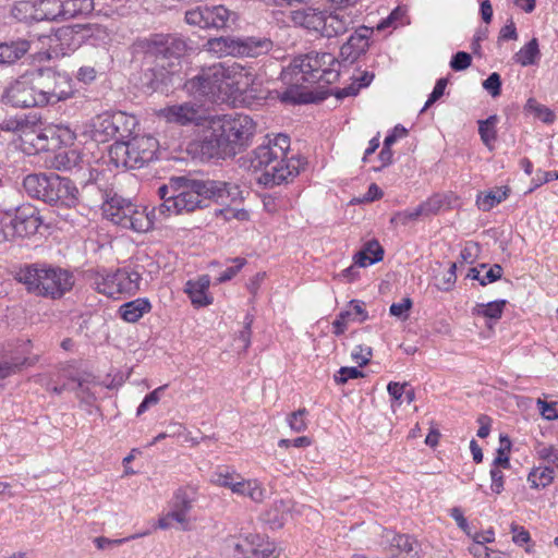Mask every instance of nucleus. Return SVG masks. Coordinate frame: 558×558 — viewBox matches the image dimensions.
<instances>
[{
    "mask_svg": "<svg viewBox=\"0 0 558 558\" xmlns=\"http://www.w3.org/2000/svg\"><path fill=\"white\" fill-rule=\"evenodd\" d=\"M136 125L134 116L122 111L104 112L94 117L88 124L90 138L97 143L129 137Z\"/></svg>",
    "mask_w": 558,
    "mask_h": 558,
    "instance_id": "9",
    "label": "nucleus"
},
{
    "mask_svg": "<svg viewBox=\"0 0 558 558\" xmlns=\"http://www.w3.org/2000/svg\"><path fill=\"white\" fill-rule=\"evenodd\" d=\"M501 276L502 267L499 264H494L484 276L481 274V270L477 267L470 268L466 278L477 280L480 284L484 287L488 283L499 280Z\"/></svg>",
    "mask_w": 558,
    "mask_h": 558,
    "instance_id": "41",
    "label": "nucleus"
},
{
    "mask_svg": "<svg viewBox=\"0 0 558 558\" xmlns=\"http://www.w3.org/2000/svg\"><path fill=\"white\" fill-rule=\"evenodd\" d=\"M228 542L241 558H270L275 550V546L258 534L247 535L243 543L235 542L234 537Z\"/></svg>",
    "mask_w": 558,
    "mask_h": 558,
    "instance_id": "21",
    "label": "nucleus"
},
{
    "mask_svg": "<svg viewBox=\"0 0 558 558\" xmlns=\"http://www.w3.org/2000/svg\"><path fill=\"white\" fill-rule=\"evenodd\" d=\"M29 48L31 44L26 39L1 43L0 66L15 63L28 52Z\"/></svg>",
    "mask_w": 558,
    "mask_h": 558,
    "instance_id": "28",
    "label": "nucleus"
},
{
    "mask_svg": "<svg viewBox=\"0 0 558 558\" xmlns=\"http://www.w3.org/2000/svg\"><path fill=\"white\" fill-rule=\"evenodd\" d=\"M351 356L360 366H365L372 357V349L369 347L357 345L352 351Z\"/></svg>",
    "mask_w": 558,
    "mask_h": 558,
    "instance_id": "64",
    "label": "nucleus"
},
{
    "mask_svg": "<svg viewBox=\"0 0 558 558\" xmlns=\"http://www.w3.org/2000/svg\"><path fill=\"white\" fill-rule=\"evenodd\" d=\"M381 546L384 556L377 558H421V544L409 534L393 533Z\"/></svg>",
    "mask_w": 558,
    "mask_h": 558,
    "instance_id": "20",
    "label": "nucleus"
},
{
    "mask_svg": "<svg viewBox=\"0 0 558 558\" xmlns=\"http://www.w3.org/2000/svg\"><path fill=\"white\" fill-rule=\"evenodd\" d=\"M84 192H97L104 217L121 228L135 232H147L154 226L145 208H140L131 201L123 198L112 190L102 191L95 184H87Z\"/></svg>",
    "mask_w": 558,
    "mask_h": 558,
    "instance_id": "6",
    "label": "nucleus"
},
{
    "mask_svg": "<svg viewBox=\"0 0 558 558\" xmlns=\"http://www.w3.org/2000/svg\"><path fill=\"white\" fill-rule=\"evenodd\" d=\"M141 280L138 270L124 267L116 270H99L94 284L99 293L117 299L120 294L133 295L140 291Z\"/></svg>",
    "mask_w": 558,
    "mask_h": 558,
    "instance_id": "11",
    "label": "nucleus"
},
{
    "mask_svg": "<svg viewBox=\"0 0 558 558\" xmlns=\"http://www.w3.org/2000/svg\"><path fill=\"white\" fill-rule=\"evenodd\" d=\"M275 47L274 40L265 35L238 36L236 58H259Z\"/></svg>",
    "mask_w": 558,
    "mask_h": 558,
    "instance_id": "23",
    "label": "nucleus"
},
{
    "mask_svg": "<svg viewBox=\"0 0 558 558\" xmlns=\"http://www.w3.org/2000/svg\"><path fill=\"white\" fill-rule=\"evenodd\" d=\"M525 108L533 112L539 120H542L544 123L551 124L556 116L551 109H549L546 106H543L538 104L535 99L530 98L526 102Z\"/></svg>",
    "mask_w": 558,
    "mask_h": 558,
    "instance_id": "46",
    "label": "nucleus"
},
{
    "mask_svg": "<svg viewBox=\"0 0 558 558\" xmlns=\"http://www.w3.org/2000/svg\"><path fill=\"white\" fill-rule=\"evenodd\" d=\"M489 474H490V478H492L490 489L494 494L499 495L505 489L504 473L499 468L492 466Z\"/></svg>",
    "mask_w": 558,
    "mask_h": 558,
    "instance_id": "63",
    "label": "nucleus"
},
{
    "mask_svg": "<svg viewBox=\"0 0 558 558\" xmlns=\"http://www.w3.org/2000/svg\"><path fill=\"white\" fill-rule=\"evenodd\" d=\"M420 217H422V216H421V213L418 210V207H415L413 209H405V210L396 213L390 218V223L393 225V226H399V225L405 226L410 221L417 220Z\"/></svg>",
    "mask_w": 558,
    "mask_h": 558,
    "instance_id": "50",
    "label": "nucleus"
},
{
    "mask_svg": "<svg viewBox=\"0 0 558 558\" xmlns=\"http://www.w3.org/2000/svg\"><path fill=\"white\" fill-rule=\"evenodd\" d=\"M539 59L541 51L537 38H532L513 56V61L522 66L537 64Z\"/></svg>",
    "mask_w": 558,
    "mask_h": 558,
    "instance_id": "35",
    "label": "nucleus"
},
{
    "mask_svg": "<svg viewBox=\"0 0 558 558\" xmlns=\"http://www.w3.org/2000/svg\"><path fill=\"white\" fill-rule=\"evenodd\" d=\"M507 300H496L488 303H477L472 308V314L497 323L504 314Z\"/></svg>",
    "mask_w": 558,
    "mask_h": 558,
    "instance_id": "33",
    "label": "nucleus"
},
{
    "mask_svg": "<svg viewBox=\"0 0 558 558\" xmlns=\"http://www.w3.org/2000/svg\"><path fill=\"white\" fill-rule=\"evenodd\" d=\"M215 216L217 218H222L225 221H230L232 219H236L239 221H246L250 218V214L245 209H234L231 207H226L221 209L215 210Z\"/></svg>",
    "mask_w": 558,
    "mask_h": 558,
    "instance_id": "49",
    "label": "nucleus"
},
{
    "mask_svg": "<svg viewBox=\"0 0 558 558\" xmlns=\"http://www.w3.org/2000/svg\"><path fill=\"white\" fill-rule=\"evenodd\" d=\"M340 76V61L329 52L311 51L292 59L282 71V80L289 87L280 94L286 104H305L307 95L301 88L314 84L322 86L336 83Z\"/></svg>",
    "mask_w": 558,
    "mask_h": 558,
    "instance_id": "1",
    "label": "nucleus"
},
{
    "mask_svg": "<svg viewBox=\"0 0 558 558\" xmlns=\"http://www.w3.org/2000/svg\"><path fill=\"white\" fill-rule=\"evenodd\" d=\"M537 456L539 459L553 464L558 469V447L556 446H541L537 448Z\"/></svg>",
    "mask_w": 558,
    "mask_h": 558,
    "instance_id": "58",
    "label": "nucleus"
},
{
    "mask_svg": "<svg viewBox=\"0 0 558 558\" xmlns=\"http://www.w3.org/2000/svg\"><path fill=\"white\" fill-rule=\"evenodd\" d=\"M444 205V201L439 195H434L421 203L417 207L422 217H428L437 214Z\"/></svg>",
    "mask_w": 558,
    "mask_h": 558,
    "instance_id": "48",
    "label": "nucleus"
},
{
    "mask_svg": "<svg viewBox=\"0 0 558 558\" xmlns=\"http://www.w3.org/2000/svg\"><path fill=\"white\" fill-rule=\"evenodd\" d=\"M498 121L499 118L496 114L489 116L487 119L478 121L480 137L483 144L490 150L494 148L493 144L497 140L496 125Z\"/></svg>",
    "mask_w": 558,
    "mask_h": 558,
    "instance_id": "38",
    "label": "nucleus"
},
{
    "mask_svg": "<svg viewBox=\"0 0 558 558\" xmlns=\"http://www.w3.org/2000/svg\"><path fill=\"white\" fill-rule=\"evenodd\" d=\"M25 193L50 206L74 207L78 202V189L65 177L50 172L29 173L23 178Z\"/></svg>",
    "mask_w": 558,
    "mask_h": 558,
    "instance_id": "5",
    "label": "nucleus"
},
{
    "mask_svg": "<svg viewBox=\"0 0 558 558\" xmlns=\"http://www.w3.org/2000/svg\"><path fill=\"white\" fill-rule=\"evenodd\" d=\"M187 49L186 41L178 34H151L148 37L137 38L132 45V53L142 57L145 63H155V66L145 73L151 89L157 90L167 85L172 60H179Z\"/></svg>",
    "mask_w": 558,
    "mask_h": 558,
    "instance_id": "2",
    "label": "nucleus"
},
{
    "mask_svg": "<svg viewBox=\"0 0 558 558\" xmlns=\"http://www.w3.org/2000/svg\"><path fill=\"white\" fill-rule=\"evenodd\" d=\"M44 96H40L37 83L26 80H17L7 87L2 94V100L15 108H33L44 106Z\"/></svg>",
    "mask_w": 558,
    "mask_h": 558,
    "instance_id": "18",
    "label": "nucleus"
},
{
    "mask_svg": "<svg viewBox=\"0 0 558 558\" xmlns=\"http://www.w3.org/2000/svg\"><path fill=\"white\" fill-rule=\"evenodd\" d=\"M241 198L242 191L235 183L182 175L171 214L183 215L204 209L209 206L210 201L226 203Z\"/></svg>",
    "mask_w": 558,
    "mask_h": 558,
    "instance_id": "3",
    "label": "nucleus"
},
{
    "mask_svg": "<svg viewBox=\"0 0 558 558\" xmlns=\"http://www.w3.org/2000/svg\"><path fill=\"white\" fill-rule=\"evenodd\" d=\"M208 51L222 56H232L236 58L238 36H221L211 38L207 41Z\"/></svg>",
    "mask_w": 558,
    "mask_h": 558,
    "instance_id": "34",
    "label": "nucleus"
},
{
    "mask_svg": "<svg viewBox=\"0 0 558 558\" xmlns=\"http://www.w3.org/2000/svg\"><path fill=\"white\" fill-rule=\"evenodd\" d=\"M197 148L202 157L206 159L234 157V149L230 144H227L223 136H220V131H217L214 119L210 121V131L201 138Z\"/></svg>",
    "mask_w": 558,
    "mask_h": 558,
    "instance_id": "19",
    "label": "nucleus"
},
{
    "mask_svg": "<svg viewBox=\"0 0 558 558\" xmlns=\"http://www.w3.org/2000/svg\"><path fill=\"white\" fill-rule=\"evenodd\" d=\"M182 175L171 177L168 183H165L158 187L157 194L162 201L159 206L161 214L171 215L172 203L174 202L175 194L180 187Z\"/></svg>",
    "mask_w": 558,
    "mask_h": 558,
    "instance_id": "31",
    "label": "nucleus"
},
{
    "mask_svg": "<svg viewBox=\"0 0 558 558\" xmlns=\"http://www.w3.org/2000/svg\"><path fill=\"white\" fill-rule=\"evenodd\" d=\"M65 8V19L88 14L94 10V0H62Z\"/></svg>",
    "mask_w": 558,
    "mask_h": 558,
    "instance_id": "44",
    "label": "nucleus"
},
{
    "mask_svg": "<svg viewBox=\"0 0 558 558\" xmlns=\"http://www.w3.org/2000/svg\"><path fill=\"white\" fill-rule=\"evenodd\" d=\"M158 146V141L150 135L116 141L109 147V163L117 169H141L156 158Z\"/></svg>",
    "mask_w": 558,
    "mask_h": 558,
    "instance_id": "8",
    "label": "nucleus"
},
{
    "mask_svg": "<svg viewBox=\"0 0 558 558\" xmlns=\"http://www.w3.org/2000/svg\"><path fill=\"white\" fill-rule=\"evenodd\" d=\"M238 474L234 470L227 466L217 468L210 475L211 484L232 489L233 485L238 481Z\"/></svg>",
    "mask_w": 558,
    "mask_h": 558,
    "instance_id": "42",
    "label": "nucleus"
},
{
    "mask_svg": "<svg viewBox=\"0 0 558 558\" xmlns=\"http://www.w3.org/2000/svg\"><path fill=\"white\" fill-rule=\"evenodd\" d=\"M472 63V57L470 53L465 51H458L454 53L450 60V68L453 71H464Z\"/></svg>",
    "mask_w": 558,
    "mask_h": 558,
    "instance_id": "57",
    "label": "nucleus"
},
{
    "mask_svg": "<svg viewBox=\"0 0 558 558\" xmlns=\"http://www.w3.org/2000/svg\"><path fill=\"white\" fill-rule=\"evenodd\" d=\"M326 11L327 10L305 8L294 11L292 20L296 25L316 32L323 36L324 25H326Z\"/></svg>",
    "mask_w": 558,
    "mask_h": 558,
    "instance_id": "26",
    "label": "nucleus"
},
{
    "mask_svg": "<svg viewBox=\"0 0 558 558\" xmlns=\"http://www.w3.org/2000/svg\"><path fill=\"white\" fill-rule=\"evenodd\" d=\"M483 87L493 96L497 97L501 93V78L497 72H493L483 82Z\"/></svg>",
    "mask_w": 558,
    "mask_h": 558,
    "instance_id": "61",
    "label": "nucleus"
},
{
    "mask_svg": "<svg viewBox=\"0 0 558 558\" xmlns=\"http://www.w3.org/2000/svg\"><path fill=\"white\" fill-rule=\"evenodd\" d=\"M33 364L34 361L26 356H4L3 359L0 360V380L5 379L21 372L25 365Z\"/></svg>",
    "mask_w": 558,
    "mask_h": 558,
    "instance_id": "37",
    "label": "nucleus"
},
{
    "mask_svg": "<svg viewBox=\"0 0 558 558\" xmlns=\"http://www.w3.org/2000/svg\"><path fill=\"white\" fill-rule=\"evenodd\" d=\"M508 187H497L487 192L481 193L476 197V205L483 211H489L496 205L500 204L508 197Z\"/></svg>",
    "mask_w": 558,
    "mask_h": 558,
    "instance_id": "36",
    "label": "nucleus"
},
{
    "mask_svg": "<svg viewBox=\"0 0 558 558\" xmlns=\"http://www.w3.org/2000/svg\"><path fill=\"white\" fill-rule=\"evenodd\" d=\"M193 499L189 496L187 492L184 489H178L172 506L181 509L183 511L189 512L192 508Z\"/></svg>",
    "mask_w": 558,
    "mask_h": 558,
    "instance_id": "62",
    "label": "nucleus"
},
{
    "mask_svg": "<svg viewBox=\"0 0 558 558\" xmlns=\"http://www.w3.org/2000/svg\"><path fill=\"white\" fill-rule=\"evenodd\" d=\"M58 37L61 40H71L76 48L82 44L94 47L106 45L110 41V33L99 24H75L59 31Z\"/></svg>",
    "mask_w": 558,
    "mask_h": 558,
    "instance_id": "17",
    "label": "nucleus"
},
{
    "mask_svg": "<svg viewBox=\"0 0 558 558\" xmlns=\"http://www.w3.org/2000/svg\"><path fill=\"white\" fill-rule=\"evenodd\" d=\"M165 386L158 387L151 392L147 393L136 410V415L140 416L145 413L150 407L156 405L160 400V392Z\"/></svg>",
    "mask_w": 558,
    "mask_h": 558,
    "instance_id": "55",
    "label": "nucleus"
},
{
    "mask_svg": "<svg viewBox=\"0 0 558 558\" xmlns=\"http://www.w3.org/2000/svg\"><path fill=\"white\" fill-rule=\"evenodd\" d=\"M227 144L234 149V156L244 149L255 133V123L246 114H222L213 118Z\"/></svg>",
    "mask_w": 558,
    "mask_h": 558,
    "instance_id": "12",
    "label": "nucleus"
},
{
    "mask_svg": "<svg viewBox=\"0 0 558 558\" xmlns=\"http://www.w3.org/2000/svg\"><path fill=\"white\" fill-rule=\"evenodd\" d=\"M19 21L28 17L36 21H64L65 8L62 0H36L34 3L21 2L13 9Z\"/></svg>",
    "mask_w": 558,
    "mask_h": 558,
    "instance_id": "14",
    "label": "nucleus"
},
{
    "mask_svg": "<svg viewBox=\"0 0 558 558\" xmlns=\"http://www.w3.org/2000/svg\"><path fill=\"white\" fill-rule=\"evenodd\" d=\"M413 302L410 298H403L401 302L392 303L389 308V313L391 316L398 317L400 319L408 318V312L411 310Z\"/></svg>",
    "mask_w": 558,
    "mask_h": 558,
    "instance_id": "56",
    "label": "nucleus"
},
{
    "mask_svg": "<svg viewBox=\"0 0 558 558\" xmlns=\"http://www.w3.org/2000/svg\"><path fill=\"white\" fill-rule=\"evenodd\" d=\"M280 158L277 149H275L270 144H262L257 146L250 156V168L253 171H260L266 166H269L274 161Z\"/></svg>",
    "mask_w": 558,
    "mask_h": 558,
    "instance_id": "30",
    "label": "nucleus"
},
{
    "mask_svg": "<svg viewBox=\"0 0 558 558\" xmlns=\"http://www.w3.org/2000/svg\"><path fill=\"white\" fill-rule=\"evenodd\" d=\"M363 376V372L357 367L343 366L337 372V374L333 376V379L338 385H344L349 379H355Z\"/></svg>",
    "mask_w": 558,
    "mask_h": 558,
    "instance_id": "54",
    "label": "nucleus"
},
{
    "mask_svg": "<svg viewBox=\"0 0 558 558\" xmlns=\"http://www.w3.org/2000/svg\"><path fill=\"white\" fill-rule=\"evenodd\" d=\"M163 112L169 122H174L181 125H198L203 120L199 107L191 102L170 106L166 108Z\"/></svg>",
    "mask_w": 558,
    "mask_h": 558,
    "instance_id": "25",
    "label": "nucleus"
},
{
    "mask_svg": "<svg viewBox=\"0 0 558 558\" xmlns=\"http://www.w3.org/2000/svg\"><path fill=\"white\" fill-rule=\"evenodd\" d=\"M404 16H405V11L400 7H397L395 10H392L390 12V14L386 19L381 20L377 24L376 28L378 31H383L389 26L397 27L398 24H403L402 20Z\"/></svg>",
    "mask_w": 558,
    "mask_h": 558,
    "instance_id": "51",
    "label": "nucleus"
},
{
    "mask_svg": "<svg viewBox=\"0 0 558 558\" xmlns=\"http://www.w3.org/2000/svg\"><path fill=\"white\" fill-rule=\"evenodd\" d=\"M305 165L306 162L302 158H278L259 171L257 182L265 187L287 183L290 179L295 178Z\"/></svg>",
    "mask_w": 558,
    "mask_h": 558,
    "instance_id": "15",
    "label": "nucleus"
},
{
    "mask_svg": "<svg viewBox=\"0 0 558 558\" xmlns=\"http://www.w3.org/2000/svg\"><path fill=\"white\" fill-rule=\"evenodd\" d=\"M384 257V248L377 240L368 241L364 247L354 256L359 267H366L378 263Z\"/></svg>",
    "mask_w": 558,
    "mask_h": 558,
    "instance_id": "32",
    "label": "nucleus"
},
{
    "mask_svg": "<svg viewBox=\"0 0 558 558\" xmlns=\"http://www.w3.org/2000/svg\"><path fill=\"white\" fill-rule=\"evenodd\" d=\"M235 13L223 5H204L185 12V22L203 29H221L229 27V21Z\"/></svg>",
    "mask_w": 558,
    "mask_h": 558,
    "instance_id": "16",
    "label": "nucleus"
},
{
    "mask_svg": "<svg viewBox=\"0 0 558 558\" xmlns=\"http://www.w3.org/2000/svg\"><path fill=\"white\" fill-rule=\"evenodd\" d=\"M306 415L307 411L304 408L288 415L287 422L290 428L295 433L304 432L307 428Z\"/></svg>",
    "mask_w": 558,
    "mask_h": 558,
    "instance_id": "47",
    "label": "nucleus"
},
{
    "mask_svg": "<svg viewBox=\"0 0 558 558\" xmlns=\"http://www.w3.org/2000/svg\"><path fill=\"white\" fill-rule=\"evenodd\" d=\"M238 69L235 64L228 65L223 62L204 66L184 83V88L191 95L207 97L210 100L228 96L236 84Z\"/></svg>",
    "mask_w": 558,
    "mask_h": 558,
    "instance_id": "7",
    "label": "nucleus"
},
{
    "mask_svg": "<svg viewBox=\"0 0 558 558\" xmlns=\"http://www.w3.org/2000/svg\"><path fill=\"white\" fill-rule=\"evenodd\" d=\"M326 25H324L323 37L332 38L345 34L354 26L355 20L347 9L336 8L333 11H326Z\"/></svg>",
    "mask_w": 558,
    "mask_h": 558,
    "instance_id": "24",
    "label": "nucleus"
},
{
    "mask_svg": "<svg viewBox=\"0 0 558 558\" xmlns=\"http://www.w3.org/2000/svg\"><path fill=\"white\" fill-rule=\"evenodd\" d=\"M15 279L25 286L28 293L51 300L61 299L75 282L70 270L47 263L22 266L16 271Z\"/></svg>",
    "mask_w": 558,
    "mask_h": 558,
    "instance_id": "4",
    "label": "nucleus"
},
{
    "mask_svg": "<svg viewBox=\"0 0 558 558\" xmlns=\"http://www.w3.org/2000/svg\"><path fill=\"white\" fill-rule=\"evenodd\" d=\"M374 32L373 27L360 26L340 48V58L343 62L352 64L360 56L366 52L369 47V38Z\"/></svg>",
    "mask_w": 558,
    "mask_h": 558,
    "instance_id": "22",
    "label": "nucleus"
},
{
    "mask_svg": "<svg viewBox=\"0 0 558 558\" xmlns=\"http://www.w3.org/2000/svg\"><path fill=\"white\" fill-rule=\"evenodd\" d=\"M267 144H270L275 149H277L280 158H286L290 148V137L287 134L279 133L274 140H269Z\"/></svg>",
    "mask_w": 558,
    "mask_h": 558,
    "instance_id": "60",
    "label": "nucleus"
},
{
    "mask_svg": "<svg viewBox=\"0 0 558 558\" xmlns=\"http://www.w3.org/2000/svg\"><path fill=\"white\" fill-rule=\"evenodd\" d=\"M59 379L72 383L74 386H82V381H93L94 377L87 372H80L73 364L62 366L57 373Z\"/></svg>",
    "mask_w": 558,
    "mask_h": 558,
    "instance_id": "40",
    "label": "nucleus"
},
{
    "mask_svg": "<svg viewBox=\"0 0 558 558\" xmlns=\"http://www.w3.org/2000/svg\"><path fill=\"white\" fill-rule=\"evenodd\" d=\"M31 124L25 116L8 117L0 122V130L3 132L25 133L31 128Z\"/></svg>",
    "mask_w": 558,
    "mask_h": 558,
    "instance_id": "45",
    "label": "nucleus"
},
{
    "mask_svg": "<svg viewBox=\"0 0 558 558\" xmlns=\"http://www.w3.org/2000/svg\"><path fill=\"white\" fill-rule=\"evenodd\" d=\"M209 286L210 278L208 275L201 276L195 281H187L185 292L194 306L204 307L213 303V298L207 293Z\"/></svg>",
    "mask_w": 558,
    "mask_h": 558,
    "instance_id": "27",
    "label": "nucleus"
},
{
    "mask_svg": "<svg viewBox=\"0 0 558 558\" xmlns=\"http://www.w3.org/2000/svg\"><path fill=\"white\" fill-rule=\"evenodd\" d=\"M151 304L146 298H138L136 300L124 303L119 308L121 318L128 323L138 322L144 314L149 313Z\"/></svg>",
    "mask_w": 558,
    "mask_h": 558,
    "instance_id": "29",
    "label": "nucleus"
},
{
    "mask_svg": "<svg viewBox=\"0 0 558 558\" xmlns=\"http://www.w3.org/2000/svg\"><path fill=\"white\" fill-rule=\"evenodd\" d=\"M232 263H234L233 266H230L220 272L219 277L217 278L218 283H223L234 278L238 272L246 265V259L243 257H235L232 259Z\"/></svg>",
    "mask_w": 558,
    "mask_h": 558,
    "instance_id": "52",
    "label": "nucleus"
},
{
    "mask_svg": "<svg viewBox=\"0 0 558 558\" xmlns=\"http://www.w3.org/2000/svg\"><path fill=\"white\" fill-rule=\"evenodd\" d=\"M43 221L39 211L31 204L15 208L14 213L0 215V243L35 234Z\"/></svg>",
    "mask_w": 558,
    "mask_h": 558,
    "instance_id": "10",
    "label": "nucleus"
},
{
    "mask_svg": "<svg viewBox=\"0 0 558 558\" xmlns=\"http://www.w3.org/2000/svg\"><path fill=\"white\" fill-rule=\"evenodd\" d=\"M554 180H558V171L537 170L536 175L532 179V186L530 187L529 193Z\"/></svg>",
    "mask_w": 558,
    "mask_h": 558,
    "instance_id": "59",
    "label": "nucleus"
},
{
    "mask_svg": "<svg viewBox=\"0 0 558 558\" xmlns=\"http://www.w3.org/2000/svg\"><path fill=\"white\" fill-rule=\"evenodd\" d=\"M44 106L57 104L73 96L74 88L70 75L52 68L39 69L35 75Z\"/></svg>",
    "mask_w": 558,
    "mask_h": 558,
    "instance_id": "13",
    "label": "nucleus"
},
{
    "mask_svg": "<svg viewBox=\"0 0 558 558\" xmlns=\"http://www.w3.org/2000/svg\"><path fill=\"white\" fill-rule=\"evenodd\" d=\"M527 481L532 488H545L554 481V469L550 466H537L529 473Z\"/></svg>",
    "mask_w": 558,
    "mask_h": 558,
    "instance_id": "39",
    "label": "nucleus"
},
{
    "mask_svg": "<svg viewBox=\"0 0 558 558\" xmlns=\"http://www.w3.org/2000/svg\"><path fill=\"white\" fill-rule=\"evenodd\" d=\"M78 154L75 149H62L54 154L52 167L57 170H71L77 165Z\"/></svg>",
    "mask_w": 558,
    "mask_h": 558,
    "instance_id": "43",
    "label": "nucleus"
},
{
    "mask_svg": "<svg viewBox=\"0 0 558 558\" xmlns=\"http://www.w3.org/2000/svg\"><path fill=\"white\" fill-rule=\"evenodd\" d=\"M447 84L448 78L446 77H441L436 82L433 92L429 94L428 99L426 100L424 107L421 110V113L427 110L430 106H433L437 100H439L444 96Z\"/></svg>",
    "mask_w": 558,
    "mask_h": 558,
    "instance_id": "53",
    "label": "nucleus"
}]
</instances>
